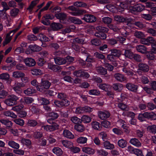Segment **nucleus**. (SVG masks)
Instances as JSON below:
<instances>
[{
  "label": "nucleus",
  "mask_w": 156,
  "mask_h": 156,
  "mask_svg": "<svg viewBox=\"0 0 156 156\" xmlns=\"http://www.w3.org/2000/svg\"><path fill=\"white\" fill-rule=\"evenodd\" d=\"M51 85V83L47 80H41L40 85H37L36 88L37 90L42 92L45 93L47 90L48 89Z\"/></svg>",
  "instance_id": "f257e3e1"
},
{
  "label": "nucleus",
  "mask_w": 156,
  "mask_h": 156,
  "mask_svg": "<svg viewBox=\"0 0 156 156\" xmlns=\"http://www.w3.org/2000/svg\"><path fill=\"white\" fill-rule=\"evenodd\" d=\"M47 122L50 124H52V125H51L43 126L41 127L42 129H44L46 131L48 132L53 131L58 129L59 127L58 125L56 123L52 122L51 119H48L47 120Z\"/></svg>",
  "instance_id": "f03ea898"
},
{
  "label": "nucleus",
  "mask_w": 156,
  "mask_h": 156,
  "mask_svg": "<svg viewBox=\"0 0 156 156\" xmlns=\"http://www.w3.org/2000/svg\"><path fill=\"white\" fill-rule=\"evenodd\" d=\"M18 98L16 96L12 95L9 96L7 99L5 100L4 102L8 106H13L16 104V102Z\"/></svg>",
  "instance_id": "7ed1b4c3"
},
{
  "label": "nucleus",
  "mask_w": 156,
  "mask_h": 156,
  "mask_svg": "<svg viewBox=\"0 0 156 156\" xmlns=\"http://www.w3.org/2000/svg\"><path fill=\"white\" fill-rule=\"evenodd\" d=\"M73 75L77 77H84L87 78L90 76L89 74L82 70L76 71L73 73Z\"/></svg>",
  "instance_id": "20e7f679"
},
{
  "label": "nucleus",
  "mask_w": 156,
  "mask_h": 156,
  "mask_svg": "<svg viewBox=\"0 0 156 156\" xmlns=\"http://www.w3.org/2000/svg\"><path fill=\"white\" fill-rule=\"evenodd\" d=\"M120 33L121 35L123 36L124 37H119L118 38L117 41H119L121 43H123V42L126 40V37H127L130 34L129 32L125 30L123 28H122L120 29Z\"/></svg>",
  "instance_id": "39448f33"
},
{
  "label": "nucleus",
  "mask_w": 156,
  "mask_h": 156,
  "mask_svg": "<svg viewBox=\"0 0 156 156\" xmlns=\"http://www.w3.org/2000/svg\"><path fill=\"white\" fill-rule=\"evenodd\" d=\"M131 2L129 0H126L122 2H118L117 5L118 8V11L120 12L123 11L127 7V5L130 4Z\"/></svg>",
  "instance_id": "423d86ee"
},
{
  "label": "nucleus",
  "mask_w": 156,
  "mask_h": 156,
  "mask_svg": "<svg viewBox=\"0 0 156 156\" xmlns=\"http://www.w3.org/2000/svg\"><path fill=\"white\" fill-rule=\"evenodd\" d=\"M129 9L133 11L141 12L145 9V6L141 4H138L134 5L129 6Z\"/></svg>",
  "instance_id": "0eeeda50"
},
{
  "label": "nucleus",
  "mask_w": 156,
  "mask_h": 156,
  "mask_svg": "<svg viewBox=\"0 0 156 156\" xmlns=\"http://www.w3.org/2000/svg\"><path fill=\"white\" fill-rule=\"evenodd\" d=\"M82 20L87 23H93L96 20V18L91 14H86L84 16Z\"/></svg>",
  "instance_id": "6e6552de"
},
{
  "label": "nucleus",
  "mask_w": 156,
  "mask_h": 156,
  "mask_svg": "<svg viewBox=\"0 0 156 156\" xmlns=\"http://www.w3.org/2000/svg\"><path fill=\"white\" fill-rule=\"evenodd\" d=\"M24 86L25 85L23 83L16 82L13 86V89L16 93L20 94L22 93L21 87Z\"/></svg>",
  "instance_id": "1a4fd4ad"
},
{
  "label": "nucleus",
  "mask_w": 156,
  "mask_h": 156,
  "mask_svg": "<svg viewBox=\"0 0 156 156\" xmlns=\"http://www.w3.org/2000/svg\"><path fill=\"white\" fill-rule=\"evenodd\" d=\"M53 16L49 14H46L42 17L41 23L45 25H49L50 24L49 20H52L53 19Z\"/></svg>",
  "instance_id": "9d476101"
},
{
  "label": "nucleus",
  "mask_w": 156,
  "mask_h": 156,
  "mask_svg": "<svg viewBox=\"0 0 156 156\" xmlns=\"http://www.w3.org/2000/svg\"><path fill=\"white\" fill-rule=\"evenodd\" d=\"M98 115L101 119L105 120L110 117V114L109 112L107 111H100L98 112Z\"/></svg>",
  "instance_id": "9b49d317"
},
{
  "label": "nucleus",
  "mask_w": 156,
  "mask_h": 156,
  "mask_svg": "<svg viewBox=\"0 0 156 156\" xmlns=\"http://www.w3.org/2000/svg\"><path fill=\"white\" fill-rule=\"evenodd\" d=\"M114 77L117 81L120 82H125L127 80L126 77L123 74L120 73L115 74Z\"/></svg>",
  "instance_id": "f8f14e48"
},
{
  "label": "nucleus",
  "mask_w": 156,
  "mask_h": 156,
  "mask_svg": "<svg viewBox=\"0 0 156 156\" xmlns=\"http://www.w3.org/2000/svg\"><path fill=\"white\" fill-rule=\"evenodd\" d=\"M154 41V38L151 37H148L147 38H142L140 40V42L142 44L149 45Z\"/></svg>",
  "instance_id": "ddd939ff"
},
{
  "label": "nucleus",
  "mask_w": 156,
  "mask_h": 156,
  "mask_svg": "<svg viewBox=\"0 0 156 156\" xmlns=\"http://www.w3.org/2000/svg\"><path fill=\"white\" fill-rule=\"evenodd\" d=\"M26 66L29 67H32L34 66L36 64L35 60L31 58H27L24 61Z\"/></svg>",
  "instance_id": "4468645a"
},
{
  "label": "nucleus",
  "mask_w": 156,
  "mask_h": 156,
  "mask_svg": "<svg viewBox=\"0 0 156 156\" xmlns=\"http://www.w3.org/2000/svg\"><path fill=\"white\" fill-rule=\"evenodd\" d=\"M20 28V26L16 28L15 29L10 31L8 34H7L5 38V41L6 43H8L11 40L12 37L14 33L17 31Z\"/></svg>",
  "instance_id": "2eb2a0df"
},
{
  "label": "nucleus",
  "mask_w": 156,
  "mask_h": 156,
  "mask_svg": "<svg viewBox=\"0 0 156 156\" xmlns=\"http://www.w3.org/2000/svg\"><path fill=\"white\" fill-rule=\"evenodd\" d=\"M62 135L64 137L71 139H73L74 138L73 134L70 131L67 129L63 130Z\"/></svg>",
  "instance_id": "dca6fc26"
},
{
  "label": "nucleus",
  "mask_w": 156,
  "mask_h": 156,
  "mask_svg": "<svg viewBox=\"0 0 156 156\" xmlns=\"http://www.w3.org/2000/svg\"><path fill=\"white\" fill-rule=\"evenodd\" d=\"M127 62H124L123 64V66L122 68V70L126 75L129 76H132L133 75V73L131 71L129 70L126 68L128 64Z\"/></svg>",
  "instance_id": "f3484780"
},
{
  "label": "nucleus",
  "mask_w": 156,
  "mask_h": 156,
  "mask_svg": "<svg viewBox=\"0 0 156 156\" xmlns=\"http://www.w3.org/2000/svg\"><path fill=\"white\" fill-rule=\"evenodd\" d=\"M54 59L55 63L58 65H62L66 63V60L65 58L57 57L54 58Z\"/></svg>",
  "instance_id": "a211bd4d"
},
{
  "label": "nucleus",
  "mask_w": 156,
  "mask_h": 156,
  "mask_svg": "<svg viewBox=\"0 0 156 156\" xmlns=\"http://www.w3.org/2000/svg\"><path fill=\"white\" fill-rule=\"evenodd\" d=\"M8 144L9 147L15 149H18L20 147V145L18 143L12 140L9 141L8 143Z\"/></svg>",
  "instance_id": "6ab92c4d"
},
{
  "label": "nucleus",
  "mask_w": 156,
  "mask_h": 156,
  "mask_svg": "<svg viewBox=\"0 0 156 156\" xmlns=\"http://www.w3.org/2000/svg\"><path fill=\"white\" fill-rule=\"evenodd\" d=\"M106 8L109 11L113 13L118 11V8L117 5V4L114 5H106Z\"/></svg>",
  "instance_id": "aec40b11"
},
{
  "label": "nucleus",
  "mask_w": 156,
  "mask_h": 156,
  "mask_svg": "<svg viewBox=\"0 0 156 156\" xmlns=\"http://www.w3.org/2000/svg\"><path fill=\"white\" fill-rule=\"evenodd\" d=\"M136 49L138 51L142 54H147V48L143 45H139L136 46Z\"/></svg>",
  "instance_id": "412c9836"
},
{
  "label": "nucleus",
  "mask_w": 156,
  "mask_h": 156,
  "mask_svg": "<svg viewBox=\"0 0 156 156\" xmlns=\"http://www.w3.org/2000/svg\"><path fill=\"white\" fill-rule=\"evenodd\" d=\"M86 11L84 10L81 9L79 10H75L74 12H71L69 13L73 16H79L83 14L86 13Z\"/></svg>",
  "instance_id": "4be33fe9"
},
{
  "label": "nucleus",
  "mask_w": 156,
  "mask_h": 156,
  "mask_svg": "<svg viewBox=\"0 0 156 156\" xmlns=\"http://www.w3.org/2000/svg\"><path fill=\"white\" fill-rule=\"evenodd\" d=\"M82 151L88 154H93L95 152L94 149L87 147H84L82 148Z\"/></svg>",
  "instance_id": "5701e85b"
},
{
  "label": "nucleus",
  "mask_w": 156,
  "mask_h": 156,
  "mask_svg": "<svg viewBox=\"0 0 156 156\" xmlns=\"http://www.w3.org/2000/svg\"><path fill=\"white\" fill-rule=\"evenodd\" d=\"M28 47L33 52L39 51L42 49L41 47L35 44H31Z\"/></svg>",
  "instance_id": "b1692460"
},
{
  "label": "nucleus",
  "mask_w": 156,
  "mask_h": 156,
  "mask_svg": "<svg viewBox=\"0 0 156 156\" xmlns=\"http://www.w3.org/2000/svg\"><path fill=\"white\" fill-rule=\"evenodd\" d=\"M96 69L98 73L101 75H105L107 73L106 69L101 66L96 67Z\"/></svg>",
  "instance_id": "393cba45"
},
{
  "label": "nucleus",
  "mask_w": 156,
  "mask_h": 156,
  "mask_svg": "<svg viewBox=\"0 0 156 156\" xmlns=\"http://www.w3.org/2000/svg\"><path fill=\"white\" fill-rule=\"evenodd\" d=\"M129 142L132 144L137 147H140L141 145V144L140 141L138 139L135 138H132L130 139Z\"/></svg>",
  "instance_id": "a878e982"
},
{
  "label": "nucleus",
  "mask_w": 156,
  "mask_h": 156,
  "mask_svg": "<svg viewBox=\"0 0 156 156\" xmlns=\"http://www.w3.org/2000/svg\"><path fill=\"white\" fill-rule=\"evenodd\" d=\"M144 118L147 119H156V115L153 113L144 112L143 113Z\"/></svg>",
  "instance_id": "bb28decb"
},
{
  "label": "nucleus",
  "mask_w": 156,
  "mask_h": 156,
  "mask_svg": "<svg viewBox=\"0 0 156 156\" xmlns=\"http://www.w3.org/2000/svg\"><path fill=\"white\" fill-rule=\"evenodd\" d=\"M139 69L144 72H148L149 70L148 66L146 64L140 63L139 64Z\"/></svg>",
  "instance_id": "cd10ccee"
},
{
  "label": "nucleus",
  "mask_w": 156,
  "mask_h": 156,
  "mask_svg": "<svg viewBox=\"0 0 156 156\" xmlns=\"http://www.w3.org/2000/svg\"><path fill=\"white\" fill-rule=\"evenodd\" d=\"M66 15L64 13H59L55 15V17L60 20L61 22L63 23L65 22L64 20L66 19Z\"/></svg>",
  "instance_id": "c85d7f7f"
},
{
  "label": "nucleus",
  "mask_w": 156,
  "mask_h": 156,
  "mask_svg": "<svg viewBox=\"0 0 156 156\" xmlns=\"http://www.w3.org/2000/svg\"><path fill=\"white\" fill-rule=\"evenodd\" d=\"M36 91V90L34 88L30 87L24 90V93L25 94L30 96L32 94L35 93Z\"/></svg>",
  "instance_id": "c756f323"
},
{
  "label": "nucleus",
  "mask_w": 156,
  "mask_h": 156,
  "mask_svg": "<svg viewBox=\"0 0 156 156\" xmlns=\"http://www.w3.org/2000/svg\"><path fill=\"white\" fill-rule=\"evenodd\" d=\"M112 87L115 90L120 92L123 89V85L120 83H115L113 84Z\"/></svg>",
  "instance_id": "7c9ffc66"
},
{
  "label": "nucleus",
  "mask_w": 156,
  "mask_h": 156,
  "mask_svg": "<svg viewBox=\"0 0 156 156\" xmlns=\"http://www.w3.org/2000/svg\"><path fill=\"white\" fill-rule=\"evenodd\" d=\"M81 123L82 122L84 123H88L90 122L91 120V118L88 115H83L81 118Z\"/></svg>",
  "instance_id": "2f4dec72"
},
{
  "label": "nucleus",
  "mask_w": 156,
  "mask_h": 156,
  "mask_svg": "<svg viewBox=\"0 0 156 156\" xmlns=\"http://www.w3.org/2000/svg\"><path fill=\"white\" fill-rule=\"evenodd\" d=\"M126 87L129 90L134 92H136L137 88L136 85L130 83H127Z\"/></svg>",
  "instance_id": "473e14b6"
},
{
  "label": "nucleus",
  "mask_w": 156,
  "mask_h": 156,
  "mask_svg": "<svg viewBox=\"0 0 156 156\" xmlns=\"http://www.w3.org/2000/svg\"><path fill=\"white\" fill-rule=\"evenodd\" d=\"M103 145L104 147L106 149L111 150L114 147V145L108 141H105L103 143Z\"/></svg>",
  "instance_id": "72a5a7b5"
},
{
  "label": "nucleus",
  "mask_w": 156,
  "mask_h": 156,
  "mask_svg": "<svg viewBox=\"0 0 156 156\" xmlns=\"http://www.w3.org/2000/svg\"><path fill=\"white\" fill-rule=\"evenodd\" d=\"M87 140V138L86 137L80 136L77 138L76 142L79 144H86Z\"/></svg>",
  "instance_id": "f704fd0d"
},
{
  "label": "nucleus",
  "mask_w": 156,
  "mask_h": 156,
  "mask_svg": "<svg viewBox=\"0 0 156 156\" xmlns=\"http://www.w3.org/2000/svg\"><path fill=\"white\" fill-rule=\"evenodd\" d=\"M69 20L72 23L75 24H80L82 23L81 20L75 17H70L69 18Z\"/></svg>",
  "instance_id": "c9c22d12"
},
{
  "label": "nucleus",
  "mask_w": 156,
  "mask_h": 156,
  "mask_svg": "<svg viewBox=\"0 0 156 156\" xmlns=\"http://www.w3.org/2000/svg\"><path fill=\"white\" fill-rule=\"evenodd\" d=\"M91 125L92 128L95 129L99 130L101 129L100 124L97 121H93L91 123Z\"/></svg>",
  "instance_id": "e433bc0d"
},
{
  "label": "nucleus",
  "mask_w": 156,
  "mask_h": 156,
  "mask_svg": "<svg viewBox=\"0 0 156 156\" xmlns=\"http://www.w3.org/2000/svg\"><path fill=\"white\" fill-rule=\"evenodd\" d=\"M62 143L64 146L68 148H70L73 146V143L69 141L62 140Z\"/></svg>",
  "instance_id": "4c0bfd02"
},
{
  "label": "nucleus",
  "mask_w": 156,
  "mask_h": 156,
  "mask_svg": "<svg viewBox=\"0 0 156 156\" xmlns=\"http://www.w3.org/2000/svg\"><path fill=\"white\" fill-rule=\"evenodd\" d=\"M118 144L120 147L124 148L127 146V142L125 140L121 139L118 140Z\"/></svg>",
  "instance_id": "58836bf2"
},
{
  "label": "nucleus",
  "mask_w": 156,
  "mask_h": 156,
  "mask_svg": "<svg viewBox=\"0 0 156 156\" xmlns=\"http://www.w3.org/2000/svg\"><path fill=\"white\" fill-rule=\"evenodd\" d=\"M25 76V74L21 72L16 71L12 73V76L15 78H19Z\"/></svg>",
  "instance_id": "ea45409f"
},
{
  "label": "nucleus",
  "mask_w": 156,
  "mask_h": 156,
  "mask_svg": "<svg viewBox=\"0 0 156 156\" xmlns=\"http://www.w3.org/2000/svg\"><path fill=\"white\" fill-rule=\"evenodd\" d=\"M51 27L53 30H56L62 28V25L58 23H53L51 24Z\"/></svg>",
  "instance_id": "a19ab883"
},
{
  "label": "nucleus",
  "mask_w": 156,
  "mask_h": 156,
  "mask_svg": "<svg viewBox=\"0 0 156 156\" xmlns=\"http://www.w3.org/2000/svg\"><path fill=\"white\" fill-rule=\"evenodd\" d=\"M0 122L8 127H11L12 126V122L7 119H2L0 120Z\"/></svg>",
  "instance_id": "79ce46f5"
},
{
  "label": "nucleus",
  "mask_w": 156,
  "mask_h": 156,
  "mask_svg": "<svg viewBox=\"0 0 156 156\" xmlns=\"http://www.w3.org/2000/svg\"><path fill=\"white\" fill-rule=\"evenodd\" d=\"M19 9L17 8L12 9L10 12V14L11 16L14 17L16 16L19 13Z\"/></svg>",
  "instance_id": "37998d69"
},
{
  "label": "nucleus",
  "mask_w": 156,
  "mask_h": 156,
  "mask_svg": "<svg viewBox=\"0 0 156 156\" xmlns=\"http://www.w3.org/2000/svg\"><path fill=\"white\" fill-rule=\"evenodd\" d=\"M133 54L130 50H125L123 55L127 58H128L130 59L133 58Z\"/></svg>",
  "instance_id": "c03bdc74"
},
{
  "label": "nucleus",
  "mask_w": 156,
  "mask_h": 156,
  "mask_svg": "<svg viewBox=\"0 0 156 156\" xmlns=\"http://www.w3.org/2000/svg\"><path fill=\"white\" fill-rule=\"evenodd\" d=\"M111 53H112L116 57H119L121 54V52L120 50L113 49L111 50Z\"/></svg>",
  "instance_id": "a18cd8bd"
},
{
  "label": "nucleus",
  "mask_w": 156,
  "mask_h": 156,
  "mask_svg": "<svg viewBox=\"0 0 156 156\" xmlns=\"http://www.w3.org/2000/svg\"><path fill=\"white\" fill-rule=\"evenodd\" d=\"M117 125L119 127H121L124 129H126V126L125 122L122 119H119L117 122Z\"/></svg>",
  "instance_id": "49530a36"
},
{
  "label": "nucleus",
  "mask_w": 156,
  "mask_h": 156,
  "mask_svg": "<svg viewBox=\"0 0 156 156\" xmlns=\"http://www.w3.org/2000/svg\"><path fill=\"white\" fill-rule=\"evenodd\" d=\"M53 152L58 156L61 155L63 153L62 150L59 147L54 148L53 149Z\"/></svg>",
  "instance_id": "de8ad7c7"
},
{
  "label": "nucleus",
  "mask_w": 156,
  "mask_h": 156,
  "mask_svg": "<svg viewBox=\"0 0 156 156\" xmlns=\"http://www.w3.org/2000/svg\"><path fill=\"white\" fill-rule=\"evenodd\" d=\"M48 68L56 72L59 69V67H57L56 66L51 63H49L48 64Z\"/></svg>",
  "instance_id": "09e8293b"
},
{
  "label": "nucleus",
  "mask_w": 156,
  "mask_h": 156,
  "mask_svg": "<svg viewBox=\"0 0 156 156\" xmlns=\"http://www.w3.org/2000/svg\"><path fill=\"white\" fill-rule=\"evenodd\" d=\"M88 93L90 95L98 96L100 94V91L97 89H91L88 91Z\"/></svg>",
  "instance_id": "8fccbe9b"
},
{
  "label": "nucleus",
  "mask_w": 156,
  "mask_h": 156,
  "mask_svg": "<svg viewBox=\"0 0 156 156\" xmlns=\"http://www.w3.org/2000/svg\"><path fill=\"white\" fill-rule=\"evenodd\" d=\"M74 129L77 131L82 132L84 130V128L82 125L78 124L74 126Z\"/></svg>",
  "instance_id": "3c124183"
},
{
  "label": "nucleus",
  "mask_w": 156,
  "mask_h": 156,
  "mask_svg": "<svg viewBox=\"0 0 156 156\" xmlns=\"http://www.w3.org/2000/svg\"><path fill=\"white\" fill-rule=\"evenodd\" d=\"M98 87L101 90L107 91L109 88V85L105 83L100 84L98 85Z\"/></svg>",
  "instance_id": "603ef678"
},
{
  "label": "nucleus",
  "mask_w": 156,
  "mask_h": 156,
  "mask_svg": "<svg viewBox=\"0 0 156 156\" xmlns=\"http://www.w3.org/2000/svg\"><path fill=\"white\" fill-rule=\"evenodd\" d=\"M148 131L154 133H156V126L153 125L148 126L147 127Z\"/></svg>",
  "instance_id": "864d4df0"
},
{
  "label": "nucleus",
  "mask_w": 156,
  "mask_h": 156,
  "mask_svg": "<svg viewBox=\"0 0 156 156\" xmlns=\"http://www.w3.org/2000/svg\"><path fill=\"white\" fill-rule=\"evenodd\" d=\"M23 107V106L22 105H20L13 107L11 110L15 112H19L21 110Z\"/></svg>",
  "instance_id": "5fc2aeb1"
},
{
  "label": "nucleus",
  "mask_w": 156,
  "mask_h": 156,
  "mask_svg": "<svg viewBox=\"0 0 156 156\" xmlns=\"http://www.w3.org/2000/svg\"><path fill=\"white\" fill-rule=\"evenodd\" d=\"M97 153L100 155L106 156L108 154V152L103 149L98 150L97 151Z\"/></svg>",
  "instance_id": "6e6d98bb"
},
{
  "label": "nucleus",
  "mask_w": 156,
  "mask_h": 156,
  "mask_svg": "<svg viewBox=\"0 0 156 156\" xmlns=\"http://www.w3.org/2000/svg\"><path fill=\"white\" fill-rule=\"evenodd\" d=\"M13 121L16 124L20 126H23L24 124V121L20 119H16L13 120Z\"/></svg>",
  "instance_id": "4d7b16f0"
},
{
  "label": "nucleus",
  "mask_w": 156,
  "mask_h": 156,
  "mask_svg": "<svg viewBox=\"0 0 156 156\" xmlns=\"http://www.w3.org/2000/svg\"><path fill=\"white\" fill-rule=\"evenodd\" d=\"M6 62L7 63H11V66H12L15 65L16 64V62L14 59L11 57H9L7 58L6 60Z\"/></svg>",
  "instance_id": "13d9d810"
},
{
  "label": "nucleus",
  "mask_w": 156,
  "mask_h": 156,
  "mask_svg": "<svg viewBox=\"0 0 156 156\" xmlns=\"http://www.w3.org/2000/svg\"><path fill=\"white\" fill-rule=\"evenodd\" d=\"M39 37H40V40L41 41H50L49 39L43 34H40Z\"/></svg>",
  "instance_id": "bf43d9fd"
},
{
  "label": "nucleus",
  "mask_w": 156,
  "mask_h": 156,
  "mask_svg": "<svg viewBox=\"0 0 156 156\" xmlns=\"http://www.w3.org/2000/svg\"><path fill=\"white\" fill-rule=\"evenodd\" d=\"M39 1V0H35L31 2L30 5L28 9L30 12H31L32 11L33 7L37 4Z\"/></svg>",
  "instance_id": "052dcab7"
},
{
  "label": "nucleus",
  "mask_w": 156,
  "mask_h": 156,
  "mask_svg": "<svg viewBox=\"0 0 156 156\" xmlns=\"http://www.w3.org/2000/svg\"><path fill=\"white\" fill-rule=\"evenodd\" d=\"M102 21L105 24H109L111 23L112 21V19L108 17H103L102 19Z\"/></svg>",
  "instance_id": "680f3d73"
},
{
  "label": "nucleus",
  "mask_w": 156,
  "mask_h": 156,
  "mask_svg": "<svg viewBox=\"0 0 156 156\" xmlns=\"http://www.w3.org/2000/svg\"><path fill=\"white\" fill-rule=\"evenodd\" d=\"M73 5L74 6L79 7H84L87 6L86 3L79 2H77L74 3Z\"/></svg>",
  "instance_id": "e2e57ef3"
},
{
  "label": "nucleus",
  "mask_w": 156,
  "mask_h": 156,
  "mask_svg": "<svg viewBox=\"0 0 156 156\" xmlns=\"http://www.w3.org/2000/svg\"><path fill=\"white\" fill-rule=\"evenodd\" d=\"M70 120L74 123H81L80 119L76 116H74L71 117Z\"/></svg>",
  "instance_id": "0e129e2a"
},
{
  "label": "nucleus",
  "mask_w": 156,
  "mask_h": 156,
  "mask_svg": "<svg viewBox=\"0 0 156 156\" xmlns=\"http://www.w3.org/2000/svg\"><path fill=\"white\" fill-rule=\"evenodd\" d=\"M31 73L33 75H38L42 74V73L40 69H34L31 70Z\"/></svg>",
  "instance_id": "69168bd1"
},
{
  "label": "nucleus",
  "mask_w": 156,
  "mask_h": 156,
  "mask_svg": "<svg viewBox=\"0 0 156 156\" xmlns=\"http://www.w3.org/2000/svg\"><path fill=\"white\" fill-rule=\"evenodd\" d=\"M38 101L42 105H45L49 104V101L46 98H40L39 99Z\"/></svg>",
  "instance_id": "338daca9"
},
{
  "label": "nucleus",
  "mask_w": 156,
  "mask_h": 156,
  "mask_svg": "<svg viewBox=\"0 0 156 156\" xmlns=\"http://www.w3.org/2000/svg\"><path fill=\"white\" fill-rule=\"evenodd\" d=\"M133 154H134L137 156H143L142 151L139 149L135 148Z\"/></svg>",
  "instance_id": "774afa93"
}]
</instances>
